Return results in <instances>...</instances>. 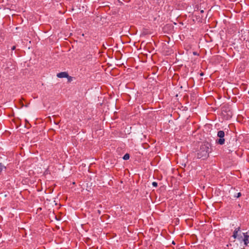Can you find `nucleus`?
Wrapping results in <instances>:
<instances>
[{
	"label": "nucleus",
	"instance_id": "nucleus-15",
	"mask_svg": "<svg viewBox=\"0 0 249 249\" xmlns=\"http://www.w3.org/2000/svg\"><path fill=\"white\" fill-rule=\"evenodd\" d=\"M58 204V203H55V205H57Z\"/></svg>",
	"mask_w": 249,
	"mask_h": 249
},
{
	"label": "nucleus",
	"instance_id": "nucleus-7",
	"mask_svg": "<svg viewBox=\"0 0 249 249\" xmlns=\"http://www.w3.org/2000/svg\"><path fill=\"white\" fill-rule=\"evenodd\" d=\"M232 112L231 111H230V110L228 111V117H227V119H229L230 118H231V116H232Z\"/></svg>",
	"mask_w": 249,
	"mask_h": 249
},
{
	"label": "nucleus",
	"instance_id": "nucleus-6",
	"mask_svg": "<svg viewBox=\"0 0 249 249\" xmlns=\"http://www.w3.org/2000/svg\"><path fill=\"white\" fill-rule=\"evenodd\" d=\"M129 158H130L129 154H128V153H126V154H125L124 156V157H123V159H124V160H128V159H129Z\"/></svg>",
	"mask_w": 249,
	"mask_h": 249
},
{
	"label": "nucleus",
	"instance_id": "nucleus-13",
	"mask_svg": "<svg viewBox=\"0 0 249 249\" xmlns=\"http://www.w3.org/2000/svg\"><path fill=\"white\" fill-rule=\"evenodd\" d=\"M38 210H41V208H38V209H37V211H38Z\"/></svg>",
	"mask_w": 249,
	"mask_h": 249
},
{
	"label": "nucleus",
	"instance_id": "nucleus-11",
	"mask_svg": "<svg viewBox=\"0 0 249 249\" xmlns=\"http://www.w3.org/2000/svg\"><path fill=\"white\" fill-rule=\"evenodd\" d=\"M16 49V46H14L12 47V50H14L15 49Z\"/></svg>",
	"mask_w": 249,
	"mask_h": 249
},
{
	"label": "nucleus",
	"instance_id": "nucleus-10",
	"mask_svg": "<svg viewBox=\"0 0 249 249\" xmlns=\"http://www.w3.org/2000/svg\"><path fill=\"white\" fill-rule=\"evenodd\" d=\"M237 196L234 195V197H239V196H241V193H238L237 194Z\"/></svg>",
	"mask_w": 249,
	"mask_h": 249
},
{
	"label": "nucleus",
	"instance_id": "nucleus-12",
	"mask_svg": "<svg viewBox=\"0 0 249 249\" xmlns=\"http://www.w3.org/2000/svg\"><path fill=\"white\" fill-rule=\"evenodd\" d=\"M98 213L100 214L101 213V211L100 210H97Z\"/></svg>",
	"mask_w": 249,
	"mask_h": 249
},
{
	"label": "nucleus",
	"instance_id": "nucleus-9",
	"mask_svg": "<svg viewBox=\"0 0 249 249\" xmlns=\"http://www.w3.org/2000/svg\"><path fill=\"white\" fill-rule=\"evenodd\" d=\"M152 185L155 187H157L158 186V183L156 182H153Z\"/></svg>",
	"mask_w": 249,
	"mask_h": 249
},
{
	"label": "nucleus",
	"instance_id": "nucleus-14",
	"mask_svg": "<svg viewBox=\"0 0 249 249\" xmlns=\"http://www.w3.org/2000/svg\"><path fill=\"white\" fill-rule=\"evenodd\" d=\"M203 75V73H201L200 74V75Z\"/></svg>",
	"mask_w": 249,
	"mask_h": 249
},
{
	"label": "nucleus",
	"instance_id": "nucleus-4",
	"mask_svg": "<svg viewBox=\"0 0 249 249\" xmlns=\"http://www.w3.org/2000/svg\"><path fill=\"white\" fill-rule=\"evenodd\" d=\"M244 239H243V241H244V244L246 245V246L248 245V238H249V236L247 235H244Z\"/></svg>",
	"mask_w": 249,
	"mask_h": 249
},
{
	"label": "nucleus",
	"instance_id": "nucleus-1",
	"mask_svg": "<svg viewBox=\"0 0 249 249\" xmlns=\"http://www.w3.org/2000/svg\"><path fill=\"white\" fill-rule=\"evenodd\" d=\"M209 144L208 143H204L200 146L199 150L197 153V158L205 160L209 157Z\"/></svg>",
	"mask_w": 249,
	"mask_h": 249
},
{
	"label": "nucleus",
	"instance_id": "nucleus-5",
	"mask_svg": "<svg viewBox=\"0 0 249 249\" xmlns=\"http://www.w3.org/2000/svg\"><path fill=\"white\" fill-rule=\"evenodd\" d=\"M238 231H239V228L235 229V231H234L233 234L232 235V236L234 238H236L237 237V232H238Z\"/></svg>",
	"mask_w": 249,
	"mask_h": 249
},
{
	"label": "nucleus",
	"instance_id": "nucleus-3",
	"mask_svg": "<svg viewBox=\"0 0 249 249\" xmlns=\"http://www.w3.org/2000/svg\"><path fill=\"white\" fill-rule=\"evenodd\" d=\"M57 76L58 78H66L69 76V74L67 72L63 71V72H61L58 73L57 74Z\"/></svg>",
	"mask_w": 249,
	"mask_h": 249
},
{
	"label": "nucleus",
	"instance_id": "nucleus-2",
	"mask_svg": "<svg viewBox=\"0 0 249 249\" xmlns=\"http://www.w3.org/2000/svg\"><path fill=\"white\" fill-rule=\"evenodd\" d=\"M217 135V136L219 138V139L216 140V143L220 145L224 144L225 141V140L224 138L225 136L224 131L222 130H220L218 131Z\"/></svg>",
	"mask_w": 249,
	"mask_h": 249
},
{
	"label": "nucleus",
	"instance_id": "nucleus-8",
	"mask_svg": "<svg viewBox=\"0 0 249 249\" xmlns=\"http://www.w3.org/2000/svg\"><path fill=\"white\" fill-rule=\"evenodd\" d=\"M66 78L68 79V81L69 82H71L73 80V77L69 75L68 77Z\"/></svg>",
	"mask_w": 249,
	"mask_h": 249
}]
</instances>
